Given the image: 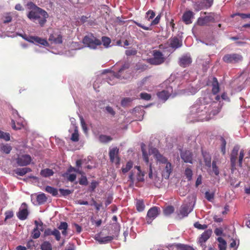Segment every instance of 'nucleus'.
Segmentation results:
<instances>
[{"label":"nucleus","mask_w":250,"mask_h":250,"mask_svg":"<svg viewBox=\"0 0 250 250\" xmlns=\"http://www.w3.org/2000/svg\"><path fill=\"white\" fill-rule=\"evenodd\" d=\"M4 23H8L12 21V18L10 13L5 14L2 18Z\"/></svg>","instance_id":"42"},{"label":"nucleus","mask_w":250,"mask_h":250,"mask_svg":"<svg viewBox=\"0 0 250 250\" xmlns=\"http://www.w3.org/2000/svg\"><path fill=\"white\" fill-rule=\"evenodd\" d=\"M71 140L73 142H78L79 140V135L78 133V127H75L74 132L72 133L71 137Z\"/></svg>","instance_id":"36"},{"label":"nucleus","mask_w":250,"mask_h":250,"mask_svg":"<svg viewBox=\"0 0 250 250\" xmlns=\"http://www.w3.org/2000/svg\"><path fill=\"white\" fill-rule=\"evenodd\" d=\"M174 208L172 206H168L164 209V213L166 216H168L174 212Z\"/></svg>","instance_id":"37"},{"label":"nucleus","mask_w":250,"mask_h":250,"mask_svg":"<svg viewBox=\"0 0 250 250\" xmlns=\"http://www.w3.org/2000/svg\"><path fill=\"white\" fill-rule=\"evenodd\" d=\"M59 191L60 192L62 195L64 196L68 195L70 193H71V191L68 189H64L62 188H60Z\"/></svg>","instance_id":"57"},{"label":"nucleus","mask_w":250,"mask_h":250,"mask_svg":"<svg viewBox=\"0 0 250 250\" xmlns=\"http://www.w3.org/2000/svg\"><path fill=\"white\" fill-rule=\"evenodd\" d=\"M202 154L205 166L210 168L211 166V157L210 155L207 152H203Z\"/></svg>","instance_id":"23"},{"label":"nucleus","mask_w":250,"mask_h":250,"mask_svg":"<svg viewBox=\"0 0 250 250\" xmlns=\"http://www.w3.org/2000/svg\"><path fill=\"white\" fill-rule=\"evenodd\" d=\"M83 43L87 47L95 49L102 44L101 41L92 35L85 36L83 39Z\"/></svg>","instance_id":"2"},{"label":"nucleus","mask_w":250,"mask_h":250,"mask_svg":"<svg viewBox=\"0 0 250 250\" xmlns=\"http://www.w3.org/2000/svg\"><path fill=\"white\" fill-rule=\"evenodd\" d=\"M79 184L81 185L86 186L88 185V181L85 176L82 175L81 177L79 179Z\"/></svg>","instance_id":"51"},{"label":"nucleus","mask_w":250,"mask_h":250,"mask_svg":"<svg viewBox=\"0 0 250 250\" xmlns=\"http://www.w3.org/2000/svg\"><path fill=\"white\" fill-rule=\"evenodd\" d=\"M81 124L82 127L84 131V132H86L87 128L86 126V125L85 123V121L83 118L82 117H80Z\"/></svg>","instance_id":"61"},{"label":"nucleus","mask_w":250,"mask_h":250,"mask_svg":"<svg viewBox=\"0 0 250 250\" xmlns=\"http://www.w3.org/2000/svg\"><path fill=\"white\" fill-rule=\"evenodd\" d=\"M220 140L221 141V146H220L221 152H222V153L223 155H225L226 153V146L227 143H226V141L225 138L223 137H221Z\"/></svg>","instance_id":"33"},{"label":"nucleus","mask_w":250,"mask_h":250,"mask_svg":"<svg viewBox=\"0 0 250 250\" xmlns=\"http://www.w3.org/2000/svg\"><path fill=\"white\" fill-rule=\"evenodd\" d=\"M68 225L66 222H62L61 223L60 226L58 227V229L60 230L62 229H67Z\"/></svg>","instance_id":"62"},{"label":"nucleus","mask_w":250,"mask_h":250,"mask_svg":"<svg viewBox=\"0 0 250 250\" xmlns=\"http://www.w3.org/2000/svg\"><path fill=\"white\" fill-rule=\"evenodd\" d=\"M45 190L46 192L52 194L53 196H57L58 194V189L49 186L45 187Z\"/></svg>","instance_id":"28"},{"label":"nucleus","mask_w":250,"mask_h":250,"mask_svg":"<svg viewBox=\"0 0 250 250\" xmlns=\"http://www.w3.org/2000/svg\"><path fill=\"white\" fill-rule=\"evenodd\" d=\"M50 235H54L57 241H60L61 239L60 232L57 229H54L52 230L51 229L48 228L45 229L43 234V237H45Z\"/></svg>","instance_id":"15"},{"label":"nucleus","mask_w":250,"mask_h":250,"mask_svg":"<svg viewBox=\"0 0 250 250\" xmlns=\"http://www.w3.org/2000/svg\"><path fill=\"white\" fill-rule=\"evenodd\" d=\"M106 111L110 115L114 116L115 115V112L113 108L110 106H106L105 107Z\"/></svg>","instance_id":"59"},{"label":"nucleus","mask_w":250,"mask_h":250,"mask_svg":"<svg viewBox=\"0 0 250 250\" xmlns=\"http://www.w3.org/2000/svg\"><path fill=\"white\" fill-rule=\"evenodd\" d=\"M216 14L214 13H209L205 17H200L198 19L197 24L200 26H208L210 22H215Z\"/></svg>","instance_id":"3"},{"label":"nucleus","mask_w":250,"mask_h":250,"mask_svg":"<svg viewBox=\"0 0 250 250\" xmlns=\"http://www.w3.org/2000/svg\"><path fill=\"white\" fill-rule=\"evenodd\" d=\"M54 173L53 170L48 168L42 169L40 172L41 175L43 177H50L53 175Z\"/></svg>","instance_id":"26"},{"label":"nucleus","mask_w":250,"mask_h":250,"mask_svg":"<svg viewBox=\"0 0 250 250\" xmlns=\"http://www.w3.org/2000/svg\"><path fill=\"white\" fill-rule=\"evenodd\" d=\"M212 93L216 95L219 91V86L218 80L216 77H213L212 82Z\"/></svg>","instance_id":"24"},{"label":"nucleus","mask_w":250,"mask_h":250,"mask_svg":"<svg viewBox=\"0 0 250 250\" xmlns=\"http://www.w3.org/2000/svg\"><path fill=\"white\" fill-rule=\"evenodd\" d=\"M160 212V208L157 207L151 208L147 211L146 216V223L148 224L151 223L152 221L155 219Z\"/></svg>","instance_id":"6"},{"label":"nucleus","mask_w":250,"mask_h":250,"mask_svg":"<svg viewBox=\"0 0 250 250\" xmlns=\"http://www.w3.org/2000/svg\"><path fill=\"white\" fill-rule=\"evenodd\" d=\"M181 159L185 163L192 164V153L189 150L182 151L180 154Z\"/></svg>","instance_id":"16"},{"label":"nucleus","mask_w":250,"mask_h":250,"mask_svg":"<svg viewBox=\"0 0 250 250\" xmlns=\"http://www.w3.org/2000/svg\"><path fill=\"white\" fill-rule=\"evenodd\" d=\"M165 164L166 165L163 171L162 175L165 179H168L169 175L172 171V165L170 162H167Z\"/></svg>","instance_id":"21"},{"label":"nucleus","mask_w":250,"mask_h":250,"mask_svg":"<svg viewBox=\"0 0 250 250\" xmlns=\"http://www.w3.org/2000/svg\"><path fill=\"white\" fill-rule=\"evenodd\" d=\"M192 59L189 54L183 55L180 59V62H191Z\"/></svg>","instance_id":"40"},{"label":"nucleus","mask_w":250,"mask_h":250,"mask_svg":"<svg viewBox=\"0 0 250 250\" xmlns=\"http://www.w3.org/2000/svg\"><path fill=\"white\" fill-rule=\"evenodd\" d=\"M239 149L240 147L236 145L233 147L231 152L230 155V162L231 167L230 169L232 171H233L236 169V162Z\"/></svg>","instance_id":"4"},{"label":"nucleus","mask_w":250,"mask_h":250,"mask_svg":"<svg viewBox=\"0 0 250 250\" xmlns=\"http://www.w3.org/2000/svg\"><path fill=\"white\" fill-rule=\"evenodd\" d=\"M214 194L212 192L209 191H206L205 192V198L208 201H211L214 199Z\"/></svg>","instance_id":"54"},{"label":"nucleus","mask_w":250,"mask_h":250,"mask_svg":"<svg viewBox=\"0 0 250 250\" xmlns=\"http://www.w3.org/2000/svg\"><path fill=\"white\" fill-rule=\"evenodd\" d=\"M49 41L55 44H61L62 43V36L61 34H51L49 38Z\"/></svg>","instance_id":"20"},{"label":"nucleus","mask_w":250,"mask_h":250,"mask_svg":"<svg viewBox=\"0 0 250 250\" xmlns=\"http://www.w3.org/2000/svg\"><path fill=\"white\" fill-rule=\"evenodd\" d=\"M26 247L28 249H32L34 247H35L34 241L32 239L29 240L27 243Z\"/></svg>","instance_id":"60"},{"label":"nucleus","mask_w":250,"mask_h":250,"mask_svg":"<svg viewBox=\"0 0 250 250\" xmlns=\"http://www.w3.org/2000/svg\"><path fill=\"white\" fill-rule=\"evenodd\" d=\"M133 100V99L131 98H124L121 101V105L123 107L128 106Z\"/></svg>","instance_id":"39"},{"label":"nucleus","mask_w":250,"mask_h":250,"mask_svg":"<svg viewBox=\"0 0 250 250\" xmlns=\"http://www.w3.org/2000/svg\"><path fill=\"white\" fill-rule=\"evenodd\" d=\"M242 56L238 54L233 53L230 54H227L225 55L223 60L225 62H241L242 61Z\"/></svg>","instance_id":"9"},{"label":"nucleus","mask_w":250,"mask_h":250,"mask_svg":"<svg viewBox=\"0 0 250 250\" xmlns=\"http://www.w3.org/2000/svg\"><path fill=\"white\" fill-rule=\"evenodd\" d=\"M1 150L6 154H9L12 150V147L8 145H5L2 146Z\"/></svg>","instance_id":"52"},{"label":"nucleus","mask_w":250,"mask_h":250,"mask_svg":"<svg viewBox=\"0 0 250 250\" xmlns=\"http://www.w3.org/2000/svg\"><path fill=\"white\" fill-rule=\"evenodd\" d=\"M99 141L102 143H106L112 140V138L107 135H100L99 137Z\"/></svg>","instance_id":"35"},{"label":"nucleus","mask_w":250,"mask_h":250,"mask_svg":"<svg viewBox=\"0 0 250 250\" xmlns=\"http://www.w3.org/2000/svg\"><path fill=\"white\" fill-rule=\"evenodd\" d=\"M192 208H190L189 205L184 204L181 206L178 215L180 218L188 216V214L192 211Z\"/></svg>","instance_id":"11"},{"label":"nucleus","mask_w":250,"mask_h":250,"mask_svg":"<svg viewBox=\"0 0 250 250\" xmlns=\"http://www.w3.org/2000/svg\"><path fill=\"white\" fill-rule=\"evenodd\" d=\"M182 46V41L177 37L170 39V47L174 49L178 48Z\"/></svg>","instance_id":"17"},{"label":"nucleus","mask_w":250,"mask_h":250,"mask_svg":"<svg viewBox=\"0 0 250 250\" xmlns=\"http://www.w3.org/2000/svg\"><path fill=\"white\" fill-rule=\"evenodd\" d=\"M212 233V230L208 229L205 230L199 238V242L200 243H204L206 242L211 236Z\"/></svg>","instance_id":"19"},{"label":"nucleus","mask_w":250,"mask_h":250,"mask_svg":"<svg viewBox=\"0 0 250 250\" xmlns=\"http://www.w3.org/2000/svg\"><path fill=\"white\" fill-rule=\"evenodd\" d=\"M146 14L147 15L148 20L152 19L155 16V12L152 10H149L147 12Z\"/></svg>","instance_id":"64"},{"label":"nucleus","mask_w":250,"mask_h":250,"mask_svg":"<svg viewBox=\"0 0 250 250\" xmlns=\"http://www.w3.org/2000/svg\"><path fill=\"white\" fill-rule=\"evenodd\" d=\"M119 149L117 147H114L110 150L109 156L111 162H115L117 164L120 163V158L118 157Z\"/></svg>","instance_id":"14"},{"label":"nucleus","mask_w":250,"mask_h":250,"mask_svg":"<svg viewBox=\"0 0 250 250\" xmlns=\"http://www.w3.org/2000/svg\"><path fill=\"white\" fill-rule=\"evenodd\" d=\"M31 157L29 155H23L17 159V163L20 166H26L30 164Z\"/></svg>","instance_id":"13"},{"label":"nucleus","mask_w":250,"mask_h":250,"mask_svg":"<svg viewBox=\"0 0 250 250\" xmlns=\"http://www.w3.org/2000/svg\"><path fill=\"white\" fill-rule=\"evenodd\" d=\"M141 149H142L143 157L144 160L145 161L147 165H148L149 164V158H148V155L147 153V152L146 151V150L145 149V148L143 146H142Z\"/></svg>","instance_id":"46"},{"label":"nucleus","mask_w":250,"mask_h":250,"mask_svg":"<svg viewBox=\"0 0 250 250\" xmlns=\"http://www.w3.org/2000/svg\"><path fill=\"white\" fill-rule=\"evenodd\" d=\"M133 167V162L131 161H128L125 167H123L122 171L123 173H127Z\"/></svg>","instance_id":"38"},{"label":"nucleus","mask_w":250,"mask_h":250,"mask_svg":"<svg viewBox=\"0 0 250 250\" xmlns=\"http://www.w3.org/2000/svg\"><path fill=\"white\" fill-rule=\"evenodd\" d=\"M145 173L142 171L137 172L136 176V181L138 182H143L144 181Z\"/></svg>","instance_id":"50"},{"label":"nucleus","mask_w":250,"mask_h":250,"mask_svg":"<svg viewBox=\"0 0 250 250\" xmlns=\"http://www.w3.org/2000/svg\"><path fill=\"white\" fill-rule=\"evenodd\" d=\"M136 207L138 211H143L145 208V205L143 200L142 199L137 200L136 202Z\"/></svg>","instance_id":"27"},{"label":"nucleus","mask_w":250,"mask_h":250,"mask_svg":"<svg viewBox=\"0 0 250 250\" xmlns=\"http://www.w3.org/2000/svg\"><path fill=\"white\" fill-rule=\"evenodd\" d=\"M25 40L29 42L33 43L37 45L41 44L44 46H49V43L46 40L38 36H29L26 38Z\"/></svg>","instance_id":"8"},{"label":"nucleus","mask_w":250,"mask_h":250,"mask_svg":"<svg viewBox=\"0 0 250 250\" xmlns=\"http://www.w3.org/2000/svg\"><path fill=\"white\" fill-rule=\"evenodd\" d=\"M244 157V151L242 149L240 151L239 159H238V166L240 167H242L243 160Z\"/></svg>","instance_id":"47"},{"label":"nucleus","mask_w":250,"mask_h":250,"mask_svg":"<svg viewBox=\"0 0 250 250\" xmlns=\"http://www.w3.org/2000/svg\"><path fill=\"white\" fill-rule=\"evenodd\" d=\"M212 171L214 173L216 176H218L219 174V169L218 167L217 166L216 161L213 160L212 163Z\"/></svg>","instance_id":"44"},{"label":"nucleus","mask_w":250,"mask_h":250,"mask_svg":"<svg viewBox=\"0 0 250 250\" xmlns=\"http://www.w3.org/2000/svg\"><path fill=\"white\" fill-rule=\"evenodd\" d=\"M193 13L191 11L185 12L182 17L183 21L186 24H189L192 23L191 19L193 18Z\"/></svg>","instance_id":"18"},{"label":"nucleus","mask_w":250,"mask_h":250,"mask_svg":"<svg viewBox=\"0 0 250 250\" xmlns=\"http://www.w3.org/2000/svg\"><path fill=\"white\" fill-rule=\"evenodd\" d=\"M73 171L76 172L80 174H82L83 173V171L80 170L79 168H75V167H72L71 166H70L68 168L67 171L62 174V176L66 177L68 175L69 173H70Z\"/></svg>","instance_id":"29"},{"label":"nucleus","mask_w":250,"mask_h":250,"mask_svg":"<svg viewBox=\"0 0 250 250\" xmlns=\"http://www.w3.org/2000/svg\"><path fill=\"white\" fill-rule=\"evenodd\" d=\"M149 154H153L157 162L161 164H166L168 162L167 159L160 153L159 150L153 147H151L149 149Z\"/></svg>","instance_id":"7"},{"label":"nucleus","mask_w":250,"mask_h":250,"mask_svg":"<svg viewBox=\"0 0 250 250\" xmlns=\"http://www.w3.org/2000/svg\"><path fill=\"white\" fill-rule=\"evenodd\" d=\"M114 239L113 236H107L103 237H100L99 238H97L96 240L98 241L101 244H105L108 242H110Z\"/></svg>","instance_id":"30"},{"label":"nucleus","mask_w":250,"mask_h":250,"mask_svg":"<svg viewBox=\"0 0 250 250\" xmlns=\"http://www.w3.org/2000/svg\"><path fill=\"white\" fill-rule=\"evenodd\" d=\"M128 63H125L117 72H114V75L119 79L129 78L130 73H128Z\"/></svg>","instance_id":"5"},{"label":"nucleus","mask_w":250,"mask_h":250,"mask_svg":"<svg viewBox=\"0 0 250 250\" xmlns=\"http://www.w3.org/2000/svg\"><path fill=\"white\" fill-rule=\"evenodd\" d=\"M5 220L10 219L13 217L14 214L12 211L8 210L5 212Z\"/></svg>","instance_id":"63"},{"label":"nucleus","mask_w":250,"mask_h":250,"mask_svg":"<svg viewBox=\"0 0 250 250\" xmlns=\"http://www.w3.org/2000/svg\"><path fill=\"white\" fill-rule=\"evenodd\" d=\"M0 138L3 139L4 140L8 141L10 139V136L8 133H5L2 131H0Z\"/></svg>","instance_id":"48"},{"label":"nucleus","mask_w":250,"mask_h":250,"mask_svg":"<svg viewBox=\"0 0 250 250\" xmlns=\"http://www.w3.org/2000/svg\"><path fill=\"white\" fill-rule=\"evenodd\" d=\"M67 179L71 182H74L76 179V175L75 174H68V175L65 177Z\"/></svg>","instance_id":"58"},{"label":"nucleus","mask_w":250,"mask_h":250,"mask_svg":"<svg viewBox=\"0 0 250 250\" xmlns=\"http://www.w3.org/2000/svg\"><path fill=\"white\" fill-rule=\"evenodd\" d=\"M185 174L188 181H190L191 180L193 173L190 168L188 167L187 168L185 171Z\"/></svg>","instance_id":"45"},{"label":"nucleus","mask_w":250,"mask_h":250,"mask_svg":"<svg viewBox=\"0 0 250 250\" xmlns=\"http://www.w3.org/2000/svg\"><path fill=\"white\" fill-rule=\"evenodd\" d=\"M21 208L17 213V216L21 220H25L28 215L27 205L25 203L21 204Z\"/></svg>","instance_id":"12"},{"label":"nucleus","mask_w":250,"mask_h":250,"mask_svg":"<svg viewBox=\"0 0 250 250\" xmlns=\"http://www.w3.org/2000/svg\"><path fill=\"white\" fill-rule=\"evenodd\" d=\"M28 5L33 9L28 13L27 17L33 22L38 23L41 26H43L46 22V19L48 18V13L32 2L29 3Z\"/></svg>","instance_id":"1"},{"label":"nucleus","mask_w":250,"mask_h":250,"mask_svg":"<svg viewBox=\"0 0 250 250\" xmlns=\"http://www.w3.org/2000/svg\"><path fill=\"white\" fill-rule=\"evenodd\" d=\"M102 42L104 46L107 48L111 43V40L107 37L104 36L102 38Z\"/></svg>","instance_id":"43"},{"label":"nucleus","mask_w":250,"mask_h":250,"mask_svg":"<svg viewBox=\"0 0 250 250\" xmlns=\"http://www.w3.org/2000/svg\"><path fill=\"white\" fill-rule=\"evenodd\" d=\"M47 197L44 193H41L37 195L36 199L38 204H43L47 201Z\"/></svg>","instance_id":"31"},{"label":"nucleus","mask_w":250,"mask_h":250,"mask_svg":"<svg viewBox=\"0 0 250 250\" xmlns=\"http://www.w3.org/2000/svg\"><path fill=\"white\" fill-rule=\"evenodd\" d=\"M31 171V169L29 167L19 168L14 170L15 173L20 176H23Z\"/></svg>","instance_id":"25"},{"label":"nucleus","mask_w":250,"mask_h":250,"mask_svg":"<svg viewBox=\"0 0 250 250\" xmlns=\"http://www.w3.org/2000/svg\"><path fill=\"white\" fill-rule=\"evenodd\" d=\"M42 250H52L51 243L48 241H44L41 245Z\"/></svg>","instance_id":"34"},{"label":"nucleus","mask_w":250,"mask_h":250,"mask_svg":"<svg viewBox=\"0 0 250 250\" xmlns=\"http://www.w3.org/2000/svg\"><path fill=\"white\" fill-rule=\"evenodd\" d=\"M140 98L142 99L146 100V101H149L151 98V96L150 94H148L147 93L143 92L140 94Z\"/></svg>","instance_id":"53"},{"label":"nucleus","mask_w":250,"mask_h":250,"mask_svg":"<svg viewBox=\"0 0 250 250\" xmlns=\"http://www.w3.org/2000/svg\"><path fill=\"white\" fill-rule=\"evenodd\" d=\"M172 92V87H167L166 90H163L162 91L157 92V96L159 99L166 102L171 95Z\"/></svg>","instance_id":"10"},{"label":"nucleus","mask_w":250,"mask_h":250,"mask_svg":"<svg viewBox=\"0 0 250 250\" xmlns=\"http://www.w3.org/2000/svg\"><path fill=\"white\" fill-rule=\"evenodd\" d=\"M194 226L199 229H205L208 228V226L207 225H201L198 222H195L194 224Z\"/></svg>","instance_id":"56"},{"label":"nucleus","mask_w":250,"mask_h":250,"mask_svg":"<svg viewBox=\"0 0 250 250\" xmlns=\"http://www.w3.org/2000/svg\"><path fill=\"white\" fill-rule=\"evenodd\" d=\"M217 241L219 242L218 247L219 250H226L227 247L226 241L222 237H218Z\"/></svg>","instance_id":"32"},{"label":"nucleus","mask_w":250,"mask_h":250,"mask_svg":"<svg viewBox=\"0 0 250 250\" xmlns=\"http://www.w3.org/2000/svg\"><path fill=\"white\" fill-rule=\"evenodd\" d=\"M153 56L154 59L157 61V62H163L165 61V58L163 54L159 50H153Z\"/></svg>","instance_id":"22"},{"label":"nucleus","mask_w":250,"mask_h":250,"mask_svg":"<svg viewBox=\"0 0 250 250\" xmlns=\"http://www.w3.org/2000/svg\"><path fill=\"white\" fill-rule=\"evenodd\" d=\"M71 48L72 49H73V50H78V49H80L82 48V45L80 43L78 42H72V43H71Z\"/></svg>","instance_id":"49"},{"label":"nucleus","mask_w":250,"mask_h":250,"mask_svg":"<svg viewBox=\"0 0 250 250\" xmlns=\"http://www.w3.org/2000/svg\"><path fill=\"white\" fill-rule=\"evenodd\" d=\"M41 235L40 231L39 229V228L35 227L32 232V237L33 239H37L40 237Z\"/></svg>","instance_id":"41"},{"label":"nucleus","mask_w":250,"mask_h":250,"mask_svg":"<svg viewBox=\"0 0 250 250\" xmlns=\"http://www.w3.org/2000/svg\"><path fill=\"white\" fill-rule=\"evenodd\" d=\"M137 53V50L135 49H131L126 50L125 52V55L127 56H134Z\"/></svg>","instance_id":"55"}]
</instances>
